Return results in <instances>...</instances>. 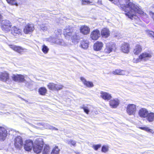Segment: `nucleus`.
I'll use <instances>...</instances> for the list:
<instances>
[{
	"label": "nucleus",
	"instance_id": "f257e3e1",
	"mask_svg": "<svg viewBox=\"0 0 154 154\" xmlns=\"http://www.w3.org/2000/svg\"><path fill=\"white\" fill-rule=\"evenodd\" d=\"M119 2L121 9L126 13L125 15L129 18H131L137 13L142 15L146 14L137 5L131 2L130 0H124L125 4H122L120 1Z\"/></svg>",
	"mask_w": 154,
	"mask_h": 154
},
{
	"label": "nucleus",
	"instance_id": "f03ea898",
	"mask_svg": "<svg viewBox=\"0 0 154 154\" xmlns=\"http://www.w3.org/2000/svg\"><path fill=\"white\" fill-rule=\"evenodd\" d=\"M63 34L66 39H71L72 42L74 44L78 42L81 38L79 34L75 33L74 29L69 26H66L64 29Z\"/></svg>",
	"mask_w": 154,
	"mask_h": 154
},
{
	"label": "nucleus",
	"instance_id": "7ed1b4c3",
	"mask_svg": "<svg viewBox=\"0 0 154 154\" xmlns=\"http://www.w3.org/2000/svg\"><path fill=\"white\" fill-rule=\"evenodd\" d=\"M1 27L3 31L7 32L10 30L12 25L9 21L7 20H3L1 22Z\"/></svg>",
	"mask_w": 154,
	"mask_h": 154
},
{
	"label": "nucleus",
	"instance_id": "20e7f679",
	"mask_svg": "<svg viewBox=\"0 0 154 154\" xmlns=\"http://www.w3.org/2000/svg\"><path fill=\"white\" fill-rule=\"evenodd\" d=\"M12 80L15 82H24L25 81V78L26 79L28 77L26 75L13 74L11 76Z\"/></svg>",
	"mask_w": 154,
	"mask_h": 154
},
{
	"label": "nucleus",
	"instance_id": "39448f33",
	"mask_svg": "<svg viewBox=\"0 0 154 154\" xmlns=\"http://www.w3.org/2000/svg\"><path fill=\"white\" fill-rule=\"evenodd\" d=\"M116 49L115 45L112 42H110L106 44V48L104 50V52L106 53L109 54L112 51H115Z\"/></svg>",
	"mask_w": 154,
	"mask_h": 154
},
{
	"label": "nucleus",
	"instance_id": "423d86ee",
	"mask_svg": "<svg viewBox=\"0 0 154 154\" xmlns=\"http://www.w3.org/2000/svg\"><path fill=\"white\" fill-rule=\"evenodd\" d=\"M9 47L14 51L18 53L22 54L24 53L27 52V50L20 46H17L14 45H9Z\"/></svg>",
	"mask_w": 154,
	"mask_h": 154
},
{
	"label": "nucleus",
	"instance_id": "0eeeda50",
	"mask_svg": "<svg viewBox=\"0 0 154 154\" xmlns=\"http://www.w3.org/2000/svg\"><path fill=\"white\" fill-rule=\"evenodd\" d=\"M136 106L133 104H130L128 105L126 108V112L130 115H134L136 111Z\"/></svg>",
	"mask_w": 154,
	"mask_h": 154
},
{
	"label": "nucleus",
	"instance_id": "6e6552de",
	"mask_svg": "<svg viewBox=\"0 0 154 154\" xmlns=\"http://www.w3.org/2000/svg\"><path fill=\"white\" fill-rule=\"evenodd\" d=\"M46 39L48 41L58 45H63L64 44L63 40L62 39L55 38L52 36Z\"/></svg>",
	"mask_w": 154,
	"mask_h": 154
},
{
	"label": "nucleus",
	"instance_id": "1a4fd4ad",
	"mask_svg": "<svg viewBox=\"0 0 154 154\" xmlns=\"http://www.w3.org/2000/svg\"><path fill=\"white\" fill-rule=\"evenodd\" d=\"M43 145V142H35V143H34L33 147V150L34 152L37 154L40 152L42 150Z\"/></svg>",
	"mask_w": 154,
	"mask_h": 154
},
{
	"label": "nucleus",
	"instance_id": "9d476101",
	"mask_svg": "<svg viewBox=\"0 0 154 154\" xmlns=\"http://www.w3.org/2000/svg\"><path fill=\"white\" fill-rule=\"evenodd\" d=\"M34 29V25L28 23L25 27L23 29L24 32L26 34H30Z\"/></svg>",
	"mask_w": 154,
	"mask_h": 154
},
{
	"label": "nucleus",
	"instance_id": "9b49d317",
	"mask_svg": "<svg viewBox=\"0 0 154 154\" xmlns=\"http://www.w3.org/2000/svg\"><path fill=\"white\" fill-rule=\"evenodd\" d=\"M100 94V97L106 101H108L112 98L111 94L106 92L101 91Z\"/></svg>",
	"mask_w": 154,
	"mask_h": 154
},
{
	"label": "nucleus",
	"instance_id": "f8f14e48",
	"mask_svg": "<svg viewBox=\"0 0 154 154\" xmlns=\"http://www.w3.org/2000/svg\"><path fill=\"white\" fill-rule=\"evenodd\" d=\"M11 31V33L14 36H18L22 35V30L16 27H13Z\"/></svg>",
	"mask_w": 154,
	"mask_h": 154
},
{
	"label": "nucleus",
	"instance_id": "ddd939ff",
	"mask_svg": "<svg viewBox=\"0 0 154 154\" xmlns=\"http://www.w3.org/2000/svg\"><path fill=\"white\" fill-rule=\"evenodd\" d=\"M152 57V54L150 53L145 52L143 53L139 56V58L141 59V60L146 61Z\"/></svg>",
	"mask_w": 154,
	"mask_h": 154
},
{
	"label": "nucleus",
	"instance_id": "4468645a",
	"mask_svg": "<svg viewBox=\"0 0 154 154\" xmlns=\"http://www.w3.org/2000/svg\"><path fill=\"white\" fill-rule=\"evenodd\" d=\"M7 131L5 128L0 127V141H4L7 136Z\"/></svg>",
	"mask_w": 154,
	"mask_h": 154
},
{
	"label": "nucleus",
	"instance_id": "2eb2a0df",
	"mask_svg": "<svg viewBox=\"0 0 154 154\" xmlns=\"http://www.w3.org/2000/svg\"><path fill=\"white\" fill-rule=\"evenodd\" d=\"M25 143L24 146L25 150L27 151H29L31 150L32 146L33 147L34 145L32 141L30 140H28L26 141Z\"/></svg>",
	"mask_w": 154,
	"mask_h": 154
},
{
	"label": "nucleus",
	"instance_id": "dca6fc26",
	"mask_svg": "<svg viewBox=\"0 0 154 154\" xmlns=\"http://www.w3.org/2000/svg\"><path fill=\"white\" fill-rule=\"evenodd\" d=\"M23 144V142L21 137L18 136L16 137L14 140V145L16 148L20 149Z\"/></svg>",
	"mask_w": 154,
	"mask_h": 154
},
{
	"label": "nucleus",
	"instance_id": "f3484780",
	"mask_svg": "<svg viewBox=\"0 0 154 154\" xmlns=\"http://www.w3.org/2000/svg\"><path fill=\"white\" fill-rule=\"evenodd\" d=\"M80 32L84 35H87L89 33L90 29L89 27L86 25H82L80 28Z\"/></svg>",
	"mask_w": 154,
	"mask_h": 154
},
{
	"label": "nucleus",
	"instance_id": "a211bd4d",
	"mask_svg": "<svg viewBox=\"0 0 154 154\" xmlns=\"http://www.w3.org/2000/svg\"><path fill=\"white\" fill-rule=\"evenodd\" d=\"M91 38L93 40H97L100 36V31L97 29L93 30L91 33Z\"/></svg>",
	"mask_w": 154,
	"mask_h": 154
},
{
	"label": "nucleus",
	"instance_id": "6ab92c4d",
	"mask_svg": "<svg viewBox=\"0 0 154 154\" xmlns=\"http://www.w3.org/2000/svg\"><path fill=\"white\" fill-rule=\"evenodd\" d=\"M9 79V74L6 72H1L0 74V80L4 82H6Z\"/></svg>",
	"mask_w": 154,
	"mask_h": 154
},
{
	"label": "nucleus",
	"instance_id": "aec40b11",
	"mask_svg": "<svg viewBox=\"0 0 154 154\" xmlns=\"http://www.w3.org/2000/svg\"><path fill=\"white\" fill-rule=\"evenodd\" d=\"M120 103L119 100L117 98L112 99L109 101V105L111 107L116 108L119 106Z\"/></svg>",
	"mask_w": 154,
	"mask_h": 154
},
{
	"label": "nucleus",
	"instance_id": "412c9836",
	"mask_svg": "<svg viewBox=\"0 0 154 154\" xmlns=\"http://www.w3.org/2000/svg\"><path fill=\"white\" fill-rule=\"evenodd\" d=\"M149 112L147 110L144 108L140 109L138 112V114L142 118H146Z\"/></svg>",
	"mask_w": 154,
	"mask_h": 154
},
{
	"label": "nucleus",
	"instance_id": "4be33fe9",
	"mask_svg": "<svg viewBox=\"0 0 154 154\" xmlns=\"http://www.w3.org/2000/svg\"><path fill=\"white\" fill-rule=\"evenodd\" d=\"M101 34L103 38H106L109 36L110 32L108 28H105L101 30Z\"/></svg>",
	"mask_w": 154,
	"mask_h": 154
},
{
	"label": "nucleus",
	"instance_id": "5701e85b",
	"mask_svg": "<svg viewBox=\"0 0 154 154\" xmlns=\"http://www.w3.org/2000/svg\"><path fill=\"white\" fill-rule=\"evenodd\" d=\"M121 49L123 52L127 53L129 51L130 46L128 43H124L122 45Z\"/></svg>",
	"mask_w": 154,
	"mask_h": 154
},
{
	"label": "nucleus",
	"instance_id": "b1692460",
	"mask_svg": "<svg viewBox=\"0 0 154 154\" xmlns=\"http://www.w3.org/2000/svg\"><path fill=\"white\" fill-rule=\"evenodd\" d=\"M80 79L86 87L88 88L93 87L94 85L92 82L87 81L86 79L83 77H81Z\"/></svg>",
	"mask_w": 154,
	"mask_h": 154
},
{
	"label": "nucleus",
	"instance_id": "393cba45",
	"mask_svg": "<svg viewBox=\"0 0 154 154\" xmlns=\"http://www.w3.org/2000/svg\"><path fill=\"white\" fill-rule=\"evenodd\" d=\"M103 46V44L102 42L97 41L94 45V49L96 51H100L102 49Z\"/></svg>",
	"mask_w": 154,
	"mask_h": 154
},
{
	"label": "nucleus",
	"instance_id": "a878e982",
	"mask_svg": "<svg viewBox=\"0 0 154 154\" xmlns=\"http://www.w3.org/2000/svg\"><path fill=\"white\" fill-rule=\"evenodd\" d=\"M126 72L125 71L117 69L113 71L112 73L115 75H124L126 74Z\"/></svg>",
	"mask_w": 154,
	"mask_h": 154
},
{
	"label": "nucleus",
	"instance_id": "bb28decb",
	"mask_svg": "<svg viewBox=\"0 0 154 154\" xmlns=\"http://www.w3.org/2000/svg\"><path fill=\"white\" fill-rule=\"evenodd\" d=\"M88 41L82 40L80 42L79 47L82 48L86 49L88 47Z\"/></svg>",
	"mask_w": 154,
	"mask_h": 154
},
{
	"label": "nucleus",
	"instance_id": "cd10ccee",
	"mask_svg": "<svg viewBox=\"0 0 154 154\" xmlns=\"http://www.w3.org/2000/svg\"><path fill=\"white\" fill-rule=\"evenodd\" d=\"M147 120L149 122H152L154 121V113L152 112H148L146 117Z\"/></svg>",
	"mask_w": 154,
	"mask_h": 154
},
{
	"label": "nucleus",
	"instance_id": "c85d7f7f",
	"mask_svg": "<svg viewBox=\"0 0 154 154\" xmlns=\"http://www.w3.org/2000/svg\"><path fill=\"white\" fill-rule=\"evenodd\" d=\"M91 106L90 105H83L80 107V108L83 109L84 112L87 114H89L90 112L89 110L90 109Z\"/></svg>",
	"mask_w": 154,
	"mask_h": 154
},
{
	"label": "nucleus",
	"instance_id": "c756f323",
	"mask_svg": "<svg viewBox=\"0 0 154 154\" xmlns=\"http://www.w3.org/2000/svg\"><path fill=\"white\" fill-rule=\"evenodd\" d=\"M142 48L140 45H137L133 51L134 53L136 55H138L141 51Z\"/></svg>",
	"mask_w": 154,
	"mask_h": 154
},
{
	"label": "nucleus",
	"instance_id": "7c9ffc66",
	"mask_svg": "<svg viewBox=\"0 0 154 154\" xmlns=\"http://www.w3.org/2000/svg\"><path fill=\"white\" fill-rule=\"evenodd\" d=\"M39 125H41L42 126H43L44 128L46 129H54L55 130H57V128L53 127V126H51L48 123H43L40 124L39 123Z\"/></svg>",
	"mask_w": 154,
	"mask_h": 154
},
{
	"label": "nucleus",
	"instance_id": "2f4dec72",
	"mask_svg": "<svg viewBox=\"0 0 154 154\" xmlns=\"http://www.w3.org/2000/svg\"><path fill=\"white\" fill-rule=\"evenodd\" d=\"M38 92L40 94L45 95L47 93V90L45 87H41L39 89Z\"/></svg>",
	"mask_w": 154,
	"mask_h": 154
},
{
	"label": "nucleus",
	"instance_id": "473e14b6",
	"mask_svg": "<svg viewBox=\"0 0 154 154\" xmlns=\"http://www.w3.org/2000/svg\"><path fill=\"white\" fill-rule=\"evenodd\" d=\"M41 29L43 31H47L49 28V26L47 24H42L40 25Z\"/></svg>",
	"mask_w": 154,
	"mask_h": 154
},
{
	"label": "nucleus",
	"instance_id": "72a5a7b5",
	"mask_svg": "<svg viewBox=\"0 0 154 154\" xmlns=\"http://www.w3.org/2000/svg\"><path fill=\"white\" fill-rule=\"evenodd\" d=\"M50 152V147L48 146H44L42 151L43 154H49Z\"/></svg>",
	"mask_w": 154,
	"mask_h": 154
},
{
	"label": "nucleus",
	"instance_id": "f704fd0d",
	"mask_svg": "<svg viewBox=\"0 0 154 154\" xmlns=\"http://www.w3.org/2000/svg\"><path fill=\"white\" fill-rule=\"evenodd\" d=\"M42 50L44 54H46L48 52L49 49L47 46L44 45L42 46Z\"/></svg>",
	"mask_w": 154,
	"mask_h": 154
},
{
	"label": "nucleus",
	"instance_id": "c9c22d12",
	"mask_svg": "<svg viewBox=\"0 0 154 154\" xmlns=\"http://www.w3.org/2000/svg\"><path fill=\"white\" fill-rule=\"evenodd\" d=\"M55 84L52 83H50L47 85V87L49 89L52 91H54Z\"/></svg>",
	"mask_w": 154,
	"mask_h": 154
},
{
	"label": "nucleus",
	"instance_id": "e433bc0d",
	"mask_svg": "<svg viewBox=\"0 0 154 154\" xmlns=\"http://www.w3.org/2000/svg\"><path fill=\"white\" fill-rule=\"evenodd\" d=\"M60 150L58 146H55L53 149L51 154H59Z\"/></svg>",
	"mask_w": 154,
	"mask_h": 154
},
{
	"label": "nucleus",
	"instance_id": "4c0bfd02",
	"mask_svg": "<svg viewBox=\"0 0 154 154\" xmlns=\"http://www.w3.org/2000/svg\"><path fill=\"white\" fill-rule=\"evenodd\" d=\"M66 143L71 146H75L76 145V142L75 140L70 139L67 140Z\"/></svg>",
	"mask_w": 154,
	"mask_h": 154
},
{
	"label": "nucleus",
	"instance_id": "58836bf2",
	"mask_svg": "<svg viewBox=\"0 0 154 154\" xmlns=\"http://www.w3.org/2000/svg\"><path fill=\"white\" fill-rule=\"evenodd\" d=\"M63 86L60 84H55L54 91H58L62 89Z\"/></svg>",
	"mask_w": 154,
	"mask_h": 154
},
{
	"label": "nucleus",
	"instance_id": "ea45409f",
	"mask_svg": "<svg viewBox=\"0 0 154 154\" xmlns=\"http://www.w3.org/2000/svg\"><path fill=\"white\" fill-rule=\"evenodd\" d=\"M121 2L122 4H124L123 3V1H124V0H119L118 2H117V1H116L115 0H113V1H112V2L113 1L112 3H113L114 4L116 5H117L121 9V7H120V3L119 2V1Z\"/></svg>",
	"mask_w": 154,
	"mask_h": 154
},
{
	"label": "nucleus",
	"instance_id": "a19ab883",
	"mask_svg": "<svg viewBox=\"0 0 154 154\" xmlns=\"http://www.w3.org/2000/svg\"><path fill=\"white\" fill-rule=\"evenodd\" d=\"M8 3L11 5L17 6L18 5L16 0H6Z\"/></svg>",
	"mask_w": 154,
	"mask_h": 154
},
{
	"label": "nucleus",
	"instance_id": "79ce46f5",
	"mask_svg": "<svg viewBox=\"0 0 154 154\" xmlns=\"http://www.w3.org/2000/svg\"><path fill=\"white\" fill-rule=\"evenodd\" d=\"M109 146L107 145H103L101 151L103 152L106 153L109 150Z\"/></svg>",
	"mask_w": 154,
	"mask_h": 154
},
{
	"label": "nucleus",
	"instance_id": "37998d69",
	"mask_svg": "<svg viewBox=\"0 0 154 154\" xmlns=\"http://www.w3.org/2000/svg\"><path fill=\"white\" fill-rule=\"evenodd\" d=\"M25 84V85L27 87L29 88L30 86L33 85V82L30 81V82H28L25 80V81L24 82Z\"/></svg>",
	"mask_w": 154,
	"mask_h": 154
},
{
	"label": "nucleus",
	"instance_id": "c03bdc74",
	"mask_svg": "<svg viewBox=\"0 0 154 154\" xmlns=\"http://www.w3.org/2000/svg\"><path fill=\"white\" fill-rule=\"evenodd\" d=\"M101 146V145L99 144L97 145H93L92 147L95 150H97L98 149L100 148Z\"/></svg>",
	"mask_w": 154,
	"mask_h": 154
},
{
	"label": "nucleus",
	"instance_id": "a18cd8bd",
	"mask_svg": "<svg viewBox=\"0 0 154 154\" xmlns=\"http://www.w3.org/2000/svg\"><path fill=\"white\" fill-rule=\"evenodd\" d=\"M91 3V2L88 0H83L82 1V5H85L89 4Z\"/></svg>",
	"mask_w": 154,
	"mask_h": 154
},
{
	"label": "nucleus",
	"instance_id": "49530a36",
	"mask_svg": "<svg viewBox=\"0 0 154 154\" xmlns=\"http://www.w3.org/2000/svg\"><path fill=\"white\" fill-rule=\"evenodd\" d=\"M139 128L141 129L145 130L148 132L150 131L151 130V129H149L148 127H139Z\"/></svg>",
	"mask_w": 154,
	"mask_h": 154
},
{
	"label": "nucleus",
	"instance_id": "de8ad7c7",
	"mask_svg": "<svg viewBox=\"0 0 154 154\" xmlns=\"http://www.w3.org/2000/svg\"><path fill=\"white\" fill-rule=\"evenodd\" d=\"M55 33L57 35L61 34L62 32V30L61 29H57L55 31Z\"/></svg>",
	"mask_w": 154,
	"mask_h": 154
},
{
	"label": "nucleus",
	"instance_id": "09e8293b",
	"mask_svg": "<svg viewBox=\"0 0 154 154\" xmlns=\"http://www.w3.org/2000/svg\"><path fill=\"white\" fill-rule=\"evenodd\" d=\"M141 60V59L139 58V57L137 59H135L134 58L133 59V62L134 63H137L139 62L140 61V60Z\"/></svg>",
	"mask_w": 154,
	"mask_h": 154
},
{
	"label": "nucleus",
	"instance_id": "8fccbe9b",
	"mask_svg": "<svg viewBox=\"0 0 154 154\" xmlns=\"http://www.w3.org/2000/svg\"><path fill=\"white\" fill-rule=\"evenodd\" d=\"M149 14L152 17V18L154 19V13L151 11H149Z\"/></svg>",
	"mask_w": 154,
	"mask_h": 154
},
{
	"label": "nucleus",
	"instance_id": "3c124183",
	"mask_svg": "<svg viewBox=\"0 0 154 154\" xmlns=\"http://www.w3.org/2000/svg\"><path fill=\"white\" fill-rule=\"evenodd\" d=\"M149 34L154 37V32L152 31H149Z\"/></svg>",
	"mask_w": 154,
	"mask_h": 154
},
{
	"label": "nucleus",
	"instance_id": "603ef678",
	"mask_svg": "<svg viewBox=\"0 0 154 154\" xmlns=\"http://www.w3.org/2000/svg\"><path fill=\"white\" fill-rule=\"evenodd\" d=\"M3 17L0 14V22H1L2 20Z\"/></svg>",
	"mask_w": 154,
	"mask_h": 154
},
{
	"label": "nucleus",
	"instance_id": "864d4df0",
	"mask_svg": "<svg viewBox=\"0 0 154 154\" xmlns=\"http://www.w3.org/2000/svg\"><path fill=\"white\" fill-rule=\"evenodd\" d=\"M97 3L99 5H101V0H98Z\"/></svg>",
	"mask_w": 154,
	"mask_h": 154
}]
</instances>
